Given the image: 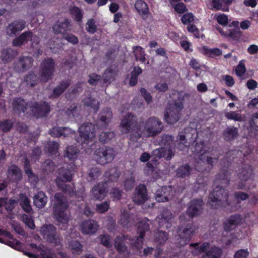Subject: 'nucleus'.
<instances>
[{
	"label": "nucleus",
	"instance_id": "41",
	"mask_svg": "<svg viewBox=\"0 0 258 258\" xmlns=\"http://www.w3.org/2000/svg\"><path fill=\"white\" fill-rule=\"evenodd\" d=\"M69 85L70 84L68 82H62L54 89L52 96L55 97L59 96L66 90Z\"/></svg>",
	"mask_w": 258,
	"mask_h": 258
},
{
	"label": "nucleus",
	"instance_id": "43",
	"mask_svg": "<svg viewBox=\"0 0 258 258\" xmlns=\"http://www.w3.org/2000/svg\"><path fill=\"white\" fill-rule=\"evenodd\" d=\"M221 254V250L219 248L214 247L211 248L205 254L203 258H219Z\"/></svg>",
	"mask_w": 258,
	"mask_h": 258
},
{
	"label": "nucleus",
	"instance_id": "63",
	"mask_svg": "<svg viewBox=\"0 0 258 258\" xmlns=\"http://www.w3.org/2000/svg\"><path fill=\"white\" fill-rule=\"evenodd\" d=\"M140 92L142 96L145 99L146 102L148 104H149L152 102V97L150 93L148 92L146 89L144 88H141L140 89Z\"/></svg>",
	"mask_w": 258,
	"mask_h": 258
},
{
	"label": "nucleus",
	"instance_id": "48",
	"mask_svg": "<svg viewBox=\"0 0 258 258\" xmlns=\"http://www.w3.org/2000/svg\"><path fill=\"white\" fill-rule=\"evenodd\" d=\"M33 63V59L30 57H25L20 59L19 66H21L23 71L30 68Z\"/></svg>",
	"mask_w": 258,
	"mask_h": 258
},
{
	"label": "nucleus",
	"instance_id": "59",
	"mask_svg": "<svg viewBox=\"0 0 258 258\" xmlns=\"http://www.w3.org/2000/svg\"><path fill=\"white\" fill-rule=\"evenodd\" d=\"M100 175V172L97 168L91 169L88 174V180L92 181L95 180Z\"/></svg>",
	"mask_w": 258,
	"mask_h": 258
},
{
	"label": "nucleus",
	"instance_id": "11",
	"mask_svg": "<svg viewBox=\"0 0 258 258\" xmlns=\"http://www.w3.org/2000/svg\"><path fill=\"white\" fill-rule=\"evenodd\" d=\"M55 69V64L51 58L44 59L40 65L39 76L40 81L46 82L52 78Z\"/></svg>",
	"mask_w": 258,
	"mask_h": 258
},
{
	"label": "nucleus",
	"instance_id": "13",
	"mask_svg": "<svg viewBox=\"0 0 258 258\" xmlns=\"http://www.w3.org/2000/svg\"><path fill=\"white\" fill-rule=\"evenodd\" d=\"M194 229L191 224H187L184 228H179L178 231V236L176 242L177 245L184 246L189 241L193 234Z\"/></svg>",
	"mask_w": 258,
	"mask_h": 258
},
{
	"label": "nucleus",
	"instance_id": "35",
	"mask_svg": "<svg viewBox=\"0 0 258 258\" xmlns=\"http://www.w3.org/2000/svg\"><path fill=\"white\" fill-rule=\"evenodd\" d=\"M126 239L124 236H117L114 240V246L120 253H124L127 251V248L123 243Z\"/></svg>",
	"mask_w": 258,
	"mask_h": 258
},
{
	"label": "nucleus",
	"instance_id": "45",
	"mask_svg": "<svg viewBox=\"0 0 258 258\" xmlns=\"http://www.w3.org/2000/svg\"><path fill=\"white\" fill-rule=\"evenodd\" d=\"M135 7L138 12L142 15H146L148 12L147 5L142 0L137 1Z\"/></svg>",
	"mask_w": 258,
	"mask_h": 258
},
{
	"label": "nucleus",
	"instance_id": "50",
	"mask_svg": "<svg viewBox=\"0 0 258 258\" xmlns=\"http://www.w3.org/2000/svg\"><path fill=\"white\" fill-rule=\"evenodd\" d=\"M230 181L229 174L228 172H222L220 173L217 177V182H220L223 186H227L228 185Z\"/></svg>",
	"mask_w": 258,
	"mask_h": 258
},
{
	"label": "nucleus",
	"instance_id": "47",
	"mask_svg": "<svg viewBox=\"0 0 258 258\" xmlns=\"http://www.w3.org/2000/svg\"><path fill=\"white\" fill-rule=\"evenodd\" d=\"M191 168L187 165H184L179 167L177 170V175L180 177H184L189 175Z\"/></svg>",
	"mask_w": 258,
	"mask_h": 258
},
{
	"label": "nucleus",
	"instance_id": "7",
	"mask_svg": "<svg viewBox=\"0 0 258 258\" xmlns=\"http://www.w3.org/2000/svg\"><path fill=\"white\" fill-rule=\"evenodd\" d=\"M40 234L47 242L54 246H61L62 237L57 232L56 228L52 224H44L40 227Z\"/></svg>",
	"mask_w": 258,
	"mask_h": 258
},
{
	"label": "nucleus",
	"instance_id": "54",
	"mask_svg": "<svg viewBox=\"0 0 258 258\" xmlns=\"http://www.w3.org/2000/svg\"><path fill=\"white\" fill-rule=\"evenodd\" d=\"M58 147L59 144L55 142H49L46 146L47 151L53 155L57 153Z\"/></svg>",
	"mask_w": 258,
	"mask_h": 258
},
{
	"label": "nucleus",
	"instance_id": "34",
	"mask_svg": "<svg viewBox=\"0 0 258 258\" xmlns=\"http://www.w3.org/2000/svg\"><path fill=\"white\" fill-rule=\"evenodd\" d=\"M112 117V112L109 108H106L101 112L99 121L102 127L106 126L111 121Z\"/></svg>",
	"mask_w": 258,
	"mask_h": 258
},
{
	"label": "nucleus",
	"instance_id": "60",
	"mask_svg": "<svg viewBox=\"0 0 258 258\" xmlns=\"http://www.w3.org/2000/svg\"><path fill=\"white\" fill-rule=\"evenodd\" d=\"M249 252L247 249H240L237 250L234 255V258H247Z\"/></svg>",
	"mask_w": 258,
	"mask_h": 258
},
{
	"label": "nucleus",
	"instance_id": "24",
	"mask_svg": "<svg viewBox=\"0 0 258 258\" xmlns=\"http://www.w3.org/2000/svg\"><path fill=\"white\" fill-rule=\"evenodd\" d=\"M242 220L241 217L239 215L231 216L224 223V228L225 230L230 231L234 229L236 226L241 222Z\"/></svg>",
	"mask_w": 258,
	"mask_h": 258
},
{
	"label": "nucleus",
	"instance_id": "64",
	"mask_svg": "<svg viewBox=\"0 0 258 258\" xmlns=\"http://www.w3.org/2000/svg\"><path fill=\"white\" fill-rule=\"evenodd\" d=\"M168 235L166 232L162 231H158L155 235V237L160 243L164 242L168 239Z\"/></svg>",
	"mask_w": 258,
	"mask_h": 258
},
{
	"label": "nucleus",
	"instance_id": "61",
	"mask_svg": "<svg viewBox=\"0 0 258 258\" xmlns=\"http://www.w3.org/2000/svg\"><path fill=\"white\" fill-rule=\"evenodd\" d=\"M23 222L27 225V226L31 229L35 228V224L33 220L29 216L27 215H23L22 216Z\"/></svg>",
	"mask_w": 258,
	"mask_h": 258
},
{
	"label": "nucleus",
	"instance_id": "33",
	"mask_svg": "<svg viewBox=\"0 0 258 258\" xmlns=\"http://www.w3.org/2000/svg\"><path fill=\"white\" fill-rule=\"evenodd\" d=\"M79 152V150L76 147L68 146L64 151L63 156L69 160L74 161L77 158V155Z\"/></svg>",
	"mask_w": 258,
	"mask_h": 258
},
{
	"label": "nucleus",
	"instance_id": "56",
	"mask_svg": "<svg viewBox=\"0 0 258 258\" xmlns=\"http://www.w3.org/2000/svg\"><path fill=\"white\" fill-rule=\"evenodd\" d=\"M135 178L132 175H131L129 177H127L124 183V188L126 190L132 189L135 185Z\"/></svg>",
	"mask_w": 258,
	"mask_h": 258
},
{
	"label": "nucleus",
	"instance_id": "51",
	"mask_svg": "<svg viewBox=\"0 0 258 258\" xmlns=\"http://www.w3.org/2000/svg\"><path fill=\"white\" fill-rule=\"evenodd\" d=\"M69 247L73 253L80 254L82 251L81 244L77 241H72L69 243Z\"/></svg>",
	"mask_w": 258,
	"mask_h": 258
},
{
	"label": "nucleus",
	"instance_id": "25",
	"mask_svg": "<svg viewBox=\"0 0 258 258\" xmlns=\"http://www.w3.org/2000/svg\"><path fill=\"white\" fill-rule=\"evenodd\" d=\"M170 187L164 186L157 191L156 200L159 202H163L168 201L171 198L170 195Z\"/></svg>",
	"mask_w": 258,
	"mask_h": 258
},
{
	"label": "nucleus",
	"instance_id": "42",
	"mask_svg": "<svg viewBox=\"0 0 258 258\" xmlns=\"http://www.w3.org/2000/svg\"><path fill=\"white\" fill-rule=\"evenodd\" d=\"M174 138L171 135H163L160 141V145L162 147L171 148L173 145Z\"/></svg>",
	"mask_w": 258,
	"mask_h": 258
},
{
	"label": "nucleus",
	"instance_id": "38",
	"mask_svg": "<svg viewBox=\"0 0 258 258\" xmlns=\"http://www.w3.org/2000/svg\"><path fill=\"white\" fill-rule=\"evenodd\" d=\"M82 101L85 106L90 107L95 112H96L99 109V104L98 101L90 97L84 98Z\"/></svg>",
	"mask_w": 258,
	"mask_h": 258
},
{
	"label": "nucleus",
	"instance_id": "17",
	"mask_svg": "<svg viewBox=\"0 0 258 258\" xmlns=\"http://www.w3.org/2000/svg\"><path fill=\"white\" fill-rule=\"evenodd\" d=\"M99 228L98 223L94 220L83 221L80 224V229L83 234L92 235L95 234Z\"/></svg>",
	"mask_w": 258,
	"mask_h": 258
},
{
	"label": "nucleus",
	"instance_id": "29",
	"mask_svg": "<svg viewBox=\"0 0 258 258\" xmlns=\"http://www.w3.org/2000/svg\"><path fill=\"white\" fill-rule=\"evenodd\" d=\"M70 22L68 20L63 22L54 24L53 26V31L55 34H64L68 31L70 30Z\"/></svg>",
	"mask_w": 258,
	"mask_h": 258
},
{
	"label": "nucleus",
	"instance_id": "4",
	"mask_svg": "<svg viewBox=\"0 0 258 258\" xmlns=\"http://www.w3.org/2000/svg\"><path fill=\"white\" fill-rule=\"evenodd\" d=\"M136 115L132 113H127L121 119L119 130L122 134L130 133V139L137 141L139 138H136V134H139L141 123H138Z\"/></svg>",
	"mask_w": 258,
	"mask_h": 258
},
{
	"label": "nucleus",
	"instance_id": "58",
	"mask_svg": "<svg viewBox=\"0 0 258 258\" xmlns=\"http://www.w3.org/2000/svg\"><path fill=\"white\" fill-rule=\"evenodd\" d=\"M130 221V216L127 212L124 211L122 212L119 220L120 224L123 226H126L129 223Z\"/></svg>",
	"mask_w": 258,
	"mask_h": 258
},
{
	"label": "nucleus",
	"instance_id": "44",
	"mask_svg": "<svg viewBox=\"0 0 258 258\" xmlns=\"http://www.w3.org/2000/svg\"><path fill=\"white\" fill-rule=\"evenodd\" d=\"M17 54L14 49H3L2 52V59L4 62L10 61Z\"/></svg>",
	"mask_w": 258,
	"mask_h": 258
},
{
	"label": "nucleus",
	"instance_id": "46",
	"mask_svg": "<svg viewBox=\"0 0 258 258\" xmlns=\"http://www.w3.org/2000/svg\"><path fill=\"white\" fill-rule=\"evenodd\" d=\"M225 116L228 119H232L237 121H243L244 120V117L241 114L236 111L225 112Z\"/></svg>",
	"mask_w": 258,
	"mask_h": 258
},
{
	"label": "nucleus",
	"instance_id": "22",
	"mask_svg": "<svg viewBox=\"0 0 258 258\" xmlns=\"http://www.w3.org/2000/svg\"><path fill=\"white\" fill-rule=\"evenodd\" d=\"M33 33L31 31H26L15 38L12 42L14 47H20L26 44L29 40H31Z\"/></svg>",
	"mask_w": 258,
	"mask_h": 258
},
{
	"label": "nucleus",
	"instance_id": "12",
	"mask_svg": "<svg viewBox=\"0 0 258 258\" xmlns=\"http://www.w3.org/2000/svg\"><path fill=\"white\" fill-rule=\"evenodd\" d=\"M58 176L56 179L57 186L62 191L71 192L72 188L66 184V182L70 181L72 179V172L70 170L61 168L58 170Z\"/></svg>",
	"mask_w": 258,
	"mask_h": 258
},
{
	"label": "nucleus",
	"instance_id": "28",
	"mask_svg": "<svg viewBox=\"0 0 258 258\" xmlns=\"http://www.w3.org/2000/svg\"><path fill=\"white\" fill-rule=\"evenodd\" d=\"M0 236H4L6 237L12 239V240L9 241L7 243V244L10 246L18 250H20L22 248L21 243L16 239H13L12 236L10 232L0 229Z\"/></svg>",
	"mask_w": 258,
	"mask_h": 258
},
{
	"label": "nucleus",
	"instance_id": "30",
	"mask_svg": "<svg viewBox=\"0 0 258 258\" xmlns=\"http://www.w3.org/2000/svg\"><path fill=\"white\" fill-rule=\"evenodd\" d=\"M47 202V197L44 192L39 191L33 197V203L38 208H43Z\"/></svg>",
	"mask_w": 258,
	"mask_h": 258
},
{
	"label": "nucleus",
	"instance_id": "31",
	"mask_svg": "<svg viewBox=\"0 0 258 258\" xmlns=\"http://www.w3.org/2000/svg\"><path fill=\"white\" fill-rule=\"evenodd\" d=\"M209 246L210 244L208 242H204L201 246H199V243L198 242L189 244V246L192 248L191 252L194 256L198 255L204 252L209 248Z\"/></svg>",
	"mask_w": 258,
	"mask_h": 258
},
{
	"label": "nucleus",
	"instance_id": "55",
	"mask_svg": "<svg viewBox=\"0 0 258 258\" xmlns=\"http://www.w3.org/2000/svg\"><path fill=\"white\" fill-rule=\"evenodd\" d=\"M109 208V202H104L100 204H96V210L98 213H104L108 211Z\"/></svg>",
	"mask_w": 258,
	"mask_h": 258
},
{
	"label": "nucleus",
	"instance_id": "36",
	"mask_svg": "<svg viewBox=\"0 0 258 258\" xmlns=\"http://www.w3.org/2000/svg\"><path fill=\"white\" fill-rule=\"evenodd\" d=\"M20 204L22 208L27 213H30L32 210L30 201L25 195H20Z\"/></svg>",
	"mask_w": 258,
	"mask_h": 258
},
{
	"label": "nucleus",
	"instance_id": "1",
	"mask_svg": "<svg viewBox=\"0 0 258 258\" xmlns=\"http://www.w3.org/2000/svg\"><path fill=\"white\" fill-rule=\"evenodd\" d=\"M68 207V201L63 195L56 193L54 196L53 214L57 225L62 230L67 229L70 220L67 212Z\"/></svg>",
	"mask_w": 258,
	"mask_h": 258
},
{
	"label": "nucleus",
	"instance_id": "21",
	"mask_svg": "<svg viewBox=\"0 0 258 258\" xmlns=\"http://www.w3.org/2000/svg\"><path fill=\"white\" fill-rule=\"evenodd\" d=\"M172 219V215L169 211H164L157 218L159 226L161 227L169 228Z\"/></svg>",
	"mask_w": 258,
	"mask_h": 258
},
{
	"label": "nucleus",
	"instance_id": "32",
	"mask_svg": "<svg viewBox=\"0 0 258 258\" xmlns=\"http://www.w3.org/2000/svg\"><path fill=\"white\" fill-rule=\"evenodd\" d=\"M18 202L15 199L1 198L0 207H4L8 211H12L17 205Z\"/></svg>",
	"mask_w": 258,
	"mask_h": 258
},
{
	"label": "nucleus",
	"instance_id": "26",
	"mask_svg": "<svg viewBox=\"0 0 258 258\" xmlns=\"http://www.w3.org/2000/svg\"><path fill=\"white\" fill-rule=\"evenodd\" d=\"M8 178L12 181H17L21 180L22 178L21 170L15 165H11L8 170Z\"/></svg>",
	"mask_w": 258,
	"mask_h": 258
},
{
	"label": "nucleus",
	"instance_id": "15",
	"mask_svg": "<svg viewBox=\"0 0 258 258\" xmlns=\"http://www.w3.org/2000/svg\"><path fill=\"white\" fill-rule=\"evenodd\" d=\"M32 112L36 117L45 116L50 111L49 106L48 103L43 102L38 104L37 102H31L29 104Z\"/></svg>",
	"mask_w": 258,
	"mask_h": 258
},
{
	"label": "nucleus",
	"instance_id": "19",
	"mask_svg": "<svg viewBox=\"0 0 258 258\" xmlns=\"http://www.w3.org/2000/svg\"><path fill=\"white\" fill-rule=\"evenodd\" d=\"M203 201L201 199L192 200L188 208L187 213L189 217H193L200 215L203 211Z\"/></svg>",
	"mask_w": 258,
	"mask_h": 258
},
{
	"label": "nucleus",
	"instance_id": "40",
	"mask_svg": "<svg viewBox=\"0 0 258 258\" xmlns=\"http://www.w3.org/2000/svg\"><path fill=\"white\" fill-rule=\"evenodd\" d=\"M142 70L139 67H136L131 73V77L129 84L132 86H134L137 83L138 76L141 74Z\"/></svg>",
	"mask_w": 258,
	"mask_h": 258
},
{
	"label": "nucleus",
	"instance_id": "18",
	"mask_svg": "<svg viewBox=\"0 0 258 258\" xmlns=\"http://www.w3.org/2000/svg\"><path fill=\"white\" fill-rule=\"evenodd\" d=\"M238 176L240 179L238 185L239 189H243L245 185V182L251 180L252 169L250 166H246L244 167L239 168L237 170Z\"/></svg>",
	"mask_w": 258,
	"mask_h": 258
},
{
	"label": "nucleus",
	"instance_id": "23",
	"mask_svg": "<svg viewBox=\"0 0 258 258\" xmlns=\"http://www.w3.org/2000/svg\"><path fill=\"white\" fill-rule=\"evenodd\" d=\"M147 199L146 188L145 185H140L136 189V192L133 197V201L138 204L144 203Z\"/></svg>",
	"mask_w": 258,
	"mask_h": 258
},
{
	"label": "nucleus",
	"instance_id": "9",
	"mask_svg": "<svg viewBox=\"0 0 258 258\" xmlns=\"http://www.w3.org/2000/svg\"><path fill=\"white\" fill-rule=\"evenodd\" d=\"M193 152L196 155L199 160L206 161L207 164L213 166L218 160V157H212L210 154V148L206 146L204 142L196 143Z\"/></svg>",
	"mask_w": 258,
	"mask_h": 258
},
{
	"label": "nucleus",
	"instance_id": "8",
	"mask_svg": "<svg viewBox=\"0 0 258 258\" xmlns=\"http://www.w3.org/2000/svg\"><path fill=\"white\" fill-rule=\"evenodd\" d=\"M197 137V131L191 127H187L180 132L177 137L176 142L177 148L180 151L187 149Z\"/></svg>",
	"mask_w": 258,
	"mask_h": 258
},
{
	"label": "nucleus",
	"instance_id": "10",
	"mask_svg": "<svg viewBox=\"0 0 258 258\" xmlns=\"http://www.w3.org/2000/svg\"><path fill=\"white\" fill-rule=\"evenodd\" d=\"M115 156L114 150L109 147L102 146L94 152V158L98 163L104 165L113 160Z\"/></svg>",
	"mask_w": 258,
	"mask_h": 258
},
{
	"label": "nucleus",
	"instance_id": "37",
	"mask_svg": "<svg viewBox=\"0 0 258 258\" xmlns=\"http://www.w3.org/2000/svg\"><path fill=\"white\" fill-rule=\"evenodd\" d=\"M63 131H69L70 133L72 132V129L68 127H53L49 131V134L53 137H60L63 136L66 137L68 136V134L64 133Z\"/></svg>",
	"mask_w": 258,
	"mask_h": 258
},
{
	"label": "nucleus",
	"instance_id": "62",
	"mask_svg": "<svg viewBox=\"0 0 258 258\" xmlns=\"http://www.w3.org/2000/svg\"><path fill=\"white\" fill-rule=\"evenodd\" d=\"M71 13L75 17V19L77 21H80L82 18V15L80 10L77 7H73L71 9Z\"/></svg>",
	"mask_w": 258,
	"mask_h": 258
},
{
	"label": "nucleus",
	"instance_id": "16",
	"mask_svg": "<svg viewBox=\"0 0 258 258\" xmlns=\"http://www.w3.org/2000/svg\"><path fill=\"white\" fill-rule=\"evenodd\" d=\"M26 22L23 20L13 21L6 27V33L10 37H13L22 31L25 27Z\"/></svg>",
	"mask_w": 258,
	"mask_h": 258
},
{
	"label": "nucleus",
	"instance_id": "52",
	"mask_svg": "<svg viewBox=\"0 0 258 258\" xmlns=\"http://www.w3.org/2000/svg\"><path fill=\"white\" fill-rule=\"evenodd\" d=\"M114 134L112 132H102L99 135V140L101 142L107 143L114 137Z\"/></svg>",
	"mask_w": 258,
	"mask_h": 258
},
{
	"label": "nucleus",
	"instance_id": "14",
	"mask_svg": "<svg viewBox=\"0 0 258 258\" xmlns=\"http://www.w3.org/2000/svg\"><path fill=\"white\" fill-rule=\"evenodd\" d=\"M149 221L147 219H144L139 223L138 226V232L140 233L139 237L137 239L135 243H131V246L134 249H140L142 247V239L144 238V233L149 229Z\"/></svg>",
	"mask_w": 258,
	"mask_h": 258
},
{
	"label": "nucleus",
	"instance_id": "49",
	"mask_svg": "<svg viewBox=\"0 0 258 258\" xmlns=\"http://www.w3.org/2000/svg\"><path fill=\"white\" fill-rule=\"evenodd\" d=\"M99 239L100 243L107 247H111L112 245V241L111 237L107 234H101Z\"/></svg>",
	"mask_w": 258,
	"mask_h": 258
},
{
	"label": "nucleus",
	"instance_id": "3",
	"mask_svg": "<svg viewBox=\"0 0 258 258\" xmlns=\"http://www.w3.org/2000/svg\"><path fill=\"white\" fill-rule=\"evenodd\" d=\"M163 129L162 122L157 117L151 116L144 122L141 123L139 134L136 138H149L155 137L161 133Z\"/></svg>",
	"mask_w": 258,
	"mask_h": 258
},
{
	"label": "nucleus",
	"instance_id": "57",
	"mask_svg": "<svg viewBox=\"0 0 258 258\" xmlns=\"http://www.w3.org/2000/svg\"><path fill=\"white\" fill-rule=\"evenodd\" d=\"M38 79L36 75L30 74L26 77L25 81L27 85L33 86L37 83Z\"/></svg>",
	"mask_w": 258,
	"mask_h": 258
},
{
	"label": "nucleus",
	"instance_id": "27",
	"mask_svg": "<svg viewBox=\"0 0 258 258\" xmlns=\"http://www.w3.org/2000/svg\"><path fill=\"white\" fill-rule=\"evenodd\" d=\"M28 106H29V104L26 103L23 99L16 98L13 101L12 107L13 110L16 113L18 114L24 113Z\"/></svg>",
	"mask_w": 258,
	"mask_h": 258
},
{
	"label": "nucleus",
	"instance_id": "2",
	"mask_svg": "<svg viewBox=\"0 0 258 258\" xmlns=\"http://www.w3.org/2000/svg\"><path fill=\"white\" fill-rule=\"evenodd\" d=\"M176 98L173 104H170L165 110L164 119L168 124H174L180 118V112L183 108V102L188 95L182 92H175Z\"/></svg>",
	"mask_w": 258,
	"mask_h": 258
},
{
	"label": "nucleus",
	"instance_id": "6",
	"mask_svg": "<svg viewBox=\"0 0 258 258\" xmlns=\"http://www.w3.org/2000/svg\"><path fill=\"white\" fill-rule=\"evenodd\" d=\"M228 191L224 188L216 186L209 197L208 202L212 208L217 209L229 205Z\"/></svg>",
	"mask_w": 258,
	"mask_h": 258
},
{
	"label": "nucleus",
	"instance_id": "39",
	"mask_svg": "<svg viewBox=\"0 0 258 258\" xmlns=\"http://www.w3.org/2000/svg\"><path fill=\"white\" fill-rule=\"evenodd\" d=\"M237 129L235 127H228L223 132L224 139L227 141L234 139L237 135Z\"/></svg>",
	"mask_w": 258,
	"mask_h": 258
},
{
	"label": "nucleus",
	"instance_id": "20",
	"mask_svg": "<svg viewBox=\"0 0 258 258\" xmlns=\"http://www.w3.org/2000/svg\"><path fill=\"white\" fill-rule=\"evenodd\" d=\"M108 192L105 183H99L95 185L91 190L92 198L96 200H103Z\"/></svg>",
	"mask_w": 258,
	"mask_h": 258
},
{
	"label": "nucleus",
	"instance_id": "5",
	"mask_svg": "<svg viewBox=\"0 0 258 258\" xmlns=\"http://www.w3.org/2000/svg\"><path fill=\"white\" fill-rule=\"evenodd\" d=\"M79 137L76 139L77 142L82 145L83 148H92L96 138L95 126L90 122H86L79 128Z\"/></svg>",
	"mask_w": 258,
	"mask_h": 258
},
{
	"label": "nucleus",
	"instance_id": "53",
	"mask_svg": "<svg viewBox=\"0 0 258 258\" xmlns=\"http://www.w3.org/2000/svg\"><path fill=\"white\" fill-rule=\"evenodd\" d=\"M201 53L206 56L213 57L222 53L221 49H201Z\"/></svg>",
	"mask_w": 258,
	"mask_h": 258
}]
</instances>
